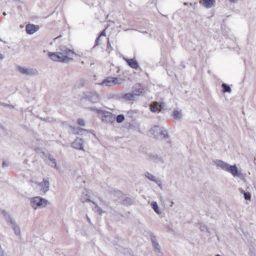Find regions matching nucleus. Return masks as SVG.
I'll return each instance as SVG.
<instances>
[{
    "label": "nucleus",
    "instance_id": "nucleus-47",
    "mask_svg": "<svg viewBox=\"0 0 256 256\" xmlns=\"http://www.w3.org/2000/svg\"><path fill=\"white\" fill-rule=\"evenodd\" d=\"M173 204H174V202H172L170 206H172Z\"/></svg>",
    "mask_w": 256,
    "mask_h": 256
},
{
    "label": "nucleus",
    "instance_id": "nucleus-46",
    "mask_svg": "<svg viewBox=\"0 0 256 256\" xmlns=\"http://www.w3.org/2000/svg\"><path fill=\"white\" fill-rule=\"evenodd\" d=\"M86 218H87V220L88 221V222L90 223V218L88 216H86Z\"/></svg>",
    "mask_w": 256,
    "mask_h": 256
},
{
    "label": "nucleus",
    "instance_id": "nucleus-3",
    "mask_svg": "<svg viewBox=\"0 0 256 256\" xmlns=\"http://www.w3.org/2000/svg\"><path fill=\"white\" fill-rule=\"evenodd\" d=\"M50 58L54 62L68 63L72 58L63 56L62 53L49 52L48 54Z\"/></svg>",
    "mask_w": 256,
    "mask_h": 256
},
{
    "label": "nucleus",
    "instance_id": "nucleus-50",
    "mask_svg": "<svg viewBox=\"0 0 256 256\" xmlns=\"http://www.w3.org/2000/svg\"><path fill=\"white\" fill-rule=\"evenodd\" d=\"M44 120H46V118H44Z\"/></svg>",
    "mask_w": 256,
    "mask_h": 256
},
{
    "label": "nucleus",
    "instance_id": "nucleus-10",
    "mask_svg": "<svg viewBox=\"0 0 256 256\" xmlns=\"http://www.w3.org/2000/svg\"><path fill=\"white\" fill-rule=\"evenodd\" d=\"M40 28L38 25L28 24L26 26V31L28 34H32L36 32Z\"/></svg>",
    "mask_w": 256,
    "mask_h": 256
},
{
    "label": "nucleus",
    "instance_id": "nucleus-8",
    "mask_svg": "<svg viewBox=\"0 0 256 256\" xmlns=\"http://www.w3.org/2000/svg\"><path fill=\"white\" fill-rule=\"evenodd\" d=\"M40 188V194H43L48 191L50 182L45 178L43 179V181L38 184Z\"/></svg>",
    "mask_w": 256,
    "mask_h": 256
},
{
    "label": "nucleus",
    "instance_id": "nucleus-32",
    "mask_svg": "<svg viewBox=\"0 0 256 256\" xmlns=\"http://www.w3.org/2000/svg\"><path fill=\"white\" fill-rule=\"evenodd\" d=\"M158 110V106L156 104H152L150 105V110L153 112H156Z\"/></svg>",
    "mask_w": 256,
    "mask_h": 256
},
{
    "label": "nucleus",
    "instance_id": "nucleus-2",
    "mask_svg": "<svg viewBox=\"0 0 256 256\" xmlns=\"http://www.w3.org/2000/svg\"><path fill=\"white\" fill-rule=\"evenodd\" d=\"M48 204L50 202L47 200L40 196L34 197L30 200V205L34 210L45 208Z\"/></svg>",
    "mask_w": 256,
    "mask_h": 256
},
{
    "label": "nucleus",
    "instance_id": "nucleus-34",
    "mask_svg": "<svg viewBox=\"0 0 256 256\" xmlns=\"http://www.w3.org/2000/svg\"><path fill=\"white\" fill-rule=\"evenodd\" d=\"M173 116L174 118L179 119L181 118V114L177 110H174L173 112Z\"/></svg>",
    "mask_w": 256,
    "mask_h": 256
},
{
    "label": "nucleus",
    "instance_id": "nucleus-18",
    "mask_svg": "<svg viewBox=\"0 0 256 256\" xmlns=\"http://www.w3.org/2000/svg\"><path fill=\"white\" fill-rule=\"evenodd\" d=\"M214 0H202V4L206 8H210L214 5Z\"/></svg>",
    "mask_w": 256,
    "mask_h": 256
},
{
    "label": "nucleus",
    "instance_id": "nucleus-39",
    "mask_svg": "<svg viewBox=\"0 0 256 256\" xmlns=\"http://www.w3.org/2000/svg\"><path fill=\"white\" fill-rule=\"evenodd\" d=\"M0 256H6L4 254V250H2L1 246L0 245Z\"/></svg>",
    "mask_w": 256,
    "mask_h": 256
},
{
    "label": "nucleus",
    "instance_id": "nucleus-49",
    "mask_svg": "<svg viewBox=\"0 0 256 256\" xmlns=\"http://www.w3.org/2000/svg\"><path fill=\"white\" fill-rule=\"evenodd\" d=\"M216 256H221L220 254H216Z\"/></svg>",
    "mask_w": 256,
    "mask_h": 256
},
{
    "label": "nucleus",
    "instance_id": "nucleus-25",
    "mask_svg": "<svg viewBox=\"0 0 256 256\" xmlns=\"http://www.w3.org/2000/svg\"><path fill=\"white\" fill-rule=\"evenodd\" d=\"M132 93L134 94L136 96H139L142 94V91H140V89H138L136 86H134L132 89Z\"/></svg>",
    "mask_w": 256,
    "mask_h": 256
},
{
    "label": "nucleus",
    "instance_id": "nucleus-37",
    "mask_svg": "<svg viewBox=\"0 0 256 256\" xmlns=\"http://www.w3.org/2000/svg\"><path fill=\"white\" fill-rule=\"evenodd\" d=\"M0 106H5V107H8V108H14V106H13L12 104H6V103H4V102H2Z\"/></svg>",
    "mask_w": 256,
    "mask_h": 256
},
{
    "label": "nucleus",
    "instance_id": "nucleus-15",
    "mask_svg": "<svg viewBox=\"0 0 256 256\" xmlns=\"http://www.w3.org/2000/svg\"><path fill=\"white\" fill-rule=\"evenodd\" d=\"M1 212L2 214L4 219L8 224H10L11 226H12L16 223L14 219L4 210H2Z\"/></svg>",
    "mask_w": 256,
    "mask_h": 256
},
{
    "label": "nucleus",
    "instance_id": "nucleus-6",
    "mask_svg": "<svg viewBox=\"0 0 256 256\" xmlns=\"http://www.w3.org/2000/svg\"><path fill=\"white\" fill-rule=\"evenodd\" d=\"M17 69L22 74L28 76H34L38 74V71L36 68H26V67L18 66Z\"/></svg>",
    "mask_w": 256,
    "mask_h": 256
},
{
    "label": "nucleus",
    "instance_id": "nucleus-19",
    "mask_svg": "<svg viewBox=\"0 0 256 256\" xmlns=\"http://www.w3.org/2000/svg\"><path fill=\"white\" fill-rule=\"evenodd\" d=\"M94 204V210L95 212L98 213L100 215H102L103 213L105 212V211L103 210L98 206L94 202H92Z\"/></svg>",
    "mask_w": 256,
    "mask_h": 256
},
{
    "label": "nucleus",
    "instance_id": "nucleus-11",
    "mask_svg": "<svg viewBox=\"0 0 256 256\" xmlns=\"http://www.w3.org/2000/svg\"><path fill=\"white\" fill-rule=\"evenodd\" d=\"M150 237L154 250L156 252H160L161 251L160 247L156 240V236L151 234Z\"/></svg>",
    "mask_w": 256,
    "mask_h": 256
},
{
    "label": "nucleus",
    "instance_id": "nucleus-30",
    "mask_svg": "<svg viewBox=\"0 0 256 256\" xmlns=\"http://www.w3.org/2000/svg\"><path fill=\"white\" fill-rule=\"evenodd\" d=\"M72 132L74 134H80L82 131L86 130L84 129H83V128H80L72 127Z\"/></svg>",
    "mask_w": 256,
    "mask_h": 256
},
{
    "label": "nucleus",
    "instance_id": "nucleus-1",
    "mask_svg": "<svg viewBox=\"0 0 256 256\" xmlns=\"http://www.w3.org/2000/svg\"><path fill=\"white\" fill-rule=\"evenodd\" d=\"M214 163L217 168L230 172L234 177L240 178L242 174L236 165L231 166L223 160H216Z\"/></svg>",
    "mask_w": 256,
    "mask_h": 256
},
{
    "label": "nucleus",
    "instance_id": "nucleus-48",
    "mask_svg": "<svg viewBox=\"0 0 256 256\" xmlns=\"http://www.w3.org/2000/svg\"><path fill=\"white\" fill-rule=\"evenodd\" d=\"M3 14H4V16H6V12H4L3 13Z\"/></svg>",
    "mask_w": 256,
    "mask_h": 256
},
{
    "label": "nucleus",
    "instance_id": "nucleus-53",
    "mask_svg": "<svg viewBox=\"0 0 256 256\" xmlns=\"http://www.w3.org/2000/svg\"><path fill=\"white\" fill-rule=\"evenodd\" d=\"M0 126H1V125L0 124Z\"/></svg>",
    "mask_w": 256,
    "mask_h": 256
},
{
    "label": "nucleus",
    "instance_id": "nucleus-27",
    "mask_svg": "<svg viewBox=\"0 0 256 256\" xmlns=\"http://www.w3.org/2000/svg\"><path fill=\"white\" fill-rule=\"evenodd\" d=\"M15 234L17 236H20V227L15 223L14 225L12 226Z\"/></svg>",
    "mask_w": 256,
    "mask_h": 256
},
{
    "label": "nucleus",
    "instance_id": "nucleus-24",
    "mask_svg": "<svg viewBox=\"0 0 256 256\" xmlns=\"http://www.w3.org/2000/svg\"><path fill=\"white\" fill-rule=\"evenodd\" d=\"M222 91L223 93H226V92L230 93L231 92L230 87L226 84L223 83L222 84Z\"/></svg>",
    "mask_w": 256,
    "mask_h": 256
},
{
    "label": "nucleus",
    "instance_id": "nucleus-52",
    "mask_svg": "<svg viewBox=\"0 0 256 256\" xmlns=\"http://www.w3.org/2000/svg\"><path fill=\"white\" fill-rule=\"evenodd\" d=\"M1 40H1V39L0 38V41H1Z\"/></svg>",
    "mask_w": 256,
    "mask_h": 256
},
{
    "label": "nucleus",
    "instance_id": "nucleus-20",
    "mask_svg": "<svg viewBox=\"0 0 256 256\" xmlns=\"http://www.w3.org/2000/svg\"><path fill=\"white\" fill-rule=\"evenodd\" d=\"M149 159L156 162H158L159 161L162 162V158L157 154L150 155Z\"/></svg>",
    "mask_w": 256,
    "mask_h": 256
},
{
    "label": "nucleus",
    "instance_id": "nucleus-28",
    "mask_svg": "<svg viewBox=\"0 0 256 256\" xmlns=\"http://www.w3.org/2000/svg\"><path fill=\"white\" fill-rule=\"evenodd\" d=\"M240 193L244 194V198L246 200H250L251 198L250 194L248 192H246L244 190L240 189Z\"/></svg>",
    "mask_w": 256,
    "mask_h": 256
},
{
    "label": "nucleus",
    "instance_id": "nucleus-7",
    "mask_svg": "<svg viewBox=\"0 0 256 256\" xmlns=\"http://www.w3.org/2000/svg\"><path fill=\"white\" fill-rule=\"evenodd\" d=\"M120 84V80L117 78H108L104 79L101 83L102 86H112Z\"/></svg>",
    "mask_w": 256,
    "mask_h": 256
},
{
    "label": "nucleus",
    "instance_id": "nucleus-5",
    "mask_svg": "<svg viewBox=\"0 0 256 256\" xmlns=\"http://www.w3.org/2000/svg\"><path fill=\"white\" fill-rule=\"evenodd\" d=\"M101 114H102V120L104 122L110 124L114 122L116 118L112 112L103 110Z\"/></svg>",
    "mask_w": 256,
    "mask_h": 256
},
{
    "label": "nucleus",
    "instance_id": "nucleus-33",
    "mask_svg": "<svg viewBox=\"0 0 256 256\" xmlns=\"http://www.w3.org/2000/svg\"><path fill=\"white\" fill-rule=\"evenodd\" d=\"M160 136H162L164 139H168L170 138L169 134H168L166 130L164 128L163 129Z\"/></svg>",
    "mask_w": 256,
    "mask_h": 256
},
{
    "label": "nucleus",
    "instance_id": "nucleus-12",
    "mask_svg": "<svg viewBox=\"0 0 256 256\" xmlns=\"http://www.w3.org/2000/svg\"><path fill=\"white\" fill-rule=\"evenodd\" d=\"M84 141L82 138H77L72 144V146L78 150H84Z\"/></svg>",
    "mask_w": 256,
    "mask_h": 256
},
{
    "label": "nucleus",
    "instance_id": "nucleus-21",
    "mask_svg": "<svg viewBox=\"0 0 256 256\" xmlns=\"http://www.w3.org/2000/svg\"><path fill=\"white\" fill-rule=\"evenodd\" d=\"M134 200L129 197L124 198L122 202L123 204L126 206H130L133 204Z\"/></svg>",
    "mask_w": 256,
    "mask_h": 256
},
{
    "label": "nucleus",
    "instance_id": "nucleus-26",
    "mask_svg": "<svg viewBox=\"0 0 256 256\" xmlns=\"http://www.w3.org/2000/svg\"><path fill=\"white\" fill-rule=\"evenodd\" d=\"M198 226L202 232L206 231L207 232H210L209 230L205 224L203 223H200L198 224Z\"/></svg>",
    "mask_w": 256,
    "mask_h": 256
},
{
    "label": "nucleus",
    "instance_id": "nucleus-22",
    "mask_svg": "<svg viewBox=\"0 0 256 256\" xmlns=\"http://www.w3.org/2000/svg\"><path fill=\"white\" fill-rule=\"evenodd\" d=\"M136 96L133 93H128L124 94L123 98L128 100H134Z\"/></svg>",
    "mask_w": 256,
    "mask_h": 256
},
{
    "label": "nucleus",
    "instance_id": "nucleus-44",
    "mask_svg": "<svg viewBox=\"0 0 256 256\" xmlns=\"http://www.w3.org/2000/svg\"><path fill=\"white\" fill-rule=\"evenodd\" d=\"M4 58V56L3 54L0 53V60H3Z\"/></svg>",
    "mask_w": 256,
    "mask_h": 256
},
{
    "label": "nucleus",
    "instance_id": "nucleus-40",
    "mask_svg": "<svg viewBox=\"0 0 256 256\" xmlns=\"http://www.w3.org/2000/svg\"><path fill=\"white\" fill-rule=\"evenodd\" d=\"M106 36V31L105 30H104L100 34L99 36L100 37L101 36Z\"/></svg>",
    "mask_w": 256,
    "mask_h": 256
},
{
    "label": "nucleus",
    "instance_id": "nucleus-9",
    "mask_svg": "<svg viewBox=\"0 0 256 256\" xmlns=\"http://www.w3.org/2000/svg\"><path fill=\"white\" fill-rule=\"evenodd\" d=\"M164 128L158 126H154L149 131V133L154 136V138L156 139H158L159 136L161 134V133Z\"/></svg>",
    "mask_w": 256,
    "mask_h": 256
},
{
    "label": "nucleus",
    "instance_id": "nucleus-4",
    "mask_svg": "<svg viewBox=\"0 0 256 256\" xmlns=\"http://www.w3.org/2000/svg\"><path fill=\"white\" fill-rule=\"evenodd\" d=\"M82 98L92 103H96L100 99V96L96 92H86L83 94Z\"/></svg>",
    "mask_w": 256,
    "mask_h": 256
},
{
    "label": "nucleus",
    "instance_id": "nucleus-17",
    "mask_svg": "<svg viewBox=\"0 0 256 256\" xmlns=\"http://www.w3.org/2000/svg\"><path fill=\"white\" fill-rule=\"evenodd\" d=\"M80 201L82 203L92 202L90 199V196L88 194V191L86 190H84V192H82V195L80 198Z\"/></svg>",
    "mask_w": 256,
    "mask_h": 256
},
{
    "label": "nucleus",
    "instance_id": "nucleus-51",
    "mask_svg": "<svg viewBox=\"0 0 256 256\" xmlns=\"http://www.w3.org/2000/svg\"><path fill=\"white\" fill-rule=\"evenodd\" d=\"M1 103H2V102H0V106L1 105Z\"/></svg>",
    "mask_w": 256,
    "mask_h": 256
},
{
    "label": "nucleus",
    "instance_id": "nucleus-38",
    "mask_svg": "<svg viewBox=\"0 0 256 256\" xmlns=\"http://www.w3.org/2000/svg\"><path fill=\"white\" fill-rule=\"evenodd\" d=\"M78 124L82 126H85V122L84 120L82 119H78Z\"/></svg>",
    "mask_w": 256,
    "mask_h": 256
},
{
    "label": "nucleus",
    "instance_id": "nucleus-36",
    "mask_svg": "<svg viewBox=\"0 0 256 256\" xmlns=\"http://www.w3.org/2000/svg\"><path fill=\"white\" fill-rule=\"evenodd\" d=\"M86 80L84 79H81L79 80L78 83V88H81L85 86Z\"/></svg>",
    "mask_w": 256,
    "mask_h": 256
},
{
    "label": "nucleus",
    "instance_id": "nucleus-45",
    "mask_svg": "<svg viewBox=\"0 0 256 256\" xmlns=\"http://www.w3.org/2000/svg\"><path fill=\"white\" fill-rule=\"evenodd\" d=\"M108 48H112L109 40L108 41Z\"/></svg>",
    "mask_w": 256,
    "mask_h": 256
},
{
    "label": "nucleus",
    "instance_id": "nucleus-13",
    "mask_svg": "<svg viewBox=\"0 0 256 256\" xmlns=\"http://www.w3.org/2000/svg\"><path fill=\"white\" fill-rule=\"evenodd\" d=\"M60 52L62 53L63 56H72L74 54V52L72 50L68 49L66 46H62L60 48Z\"/></svg>",
    "mask_w": 256,
    "mask_h": 256
},
{
    "label": "nucleus",
    "instance_id": "nucleus-29",
    "mask_svg": "<svg viewBox=\"0 0 256 256\" xmlns=\"http://www.w3.org/2000/svg\"><path fill=\"white\" fill-rule=\"evenodd\" d=\"M48 159L51 162V164H50V165L52 167L57 168L56 159L52 158L50 156H48Z\"/></svg>",
    "mask_w": 256,
    "mask_h": 256
},
{
    "label": "nucleus",
    "instance_id": "nucleus-43",
    "mask_svg": "<svg viewBox=\"0 0 256 256\" xmlns=\"http://www.w3.org/2000/svg\"><path fill=\"white\" fill-rule=\"evenodd\" d=\"M238 0H229V2L230 3H235L237 2Z\"/></svg>",
    "mask_w": 256,
    "mask_h": 256
},
{
    "label": "nucleus",
    "instance_id": "nucleus-23",
    "mask_svg": "<svg viewBox=\"0 0 256 256\" xmlns=\"http://www.w3.org/2000/svg\"><path fill=\"white\" fill-rule=\"evenodd\" d=\"M151 206L154 210L158 214H161V212L159 210L158 206L156 202H152L151 204Z\"/></svg>",
    "mask_w": 256,
    "mask_h": 256
},
{
    "label": "nucleus",
    "instance_id": "nucleus-42",
    "mask_svg": "<svg viewBox=\"0 0 256 256\" xmlns=\"http://www.w3.org/2000/svg\"><path fill=\"white\" fill-rule=\"evenodd\" d=\"M2 167L3 168H4L6 166H8V164L6 162V161H4L3 162H2Z\"/></svg>",
    "mask_w": 256,
    "mask_h": 256
},
{
    "label": "nucleus",
    "instance_id": "nucleus-16",
    "mask_svg": "<svg viewBox=\"0 0 256 256\" xmlns=\"http://www.w3.org/2000/svg\"><path fill=\"white\" fill-rule=\"evenodd\" d=\"M144 176L151 181H152L156 183L159 186L162 188V184L160 180H157L155 177L148 172H146L144 173Z\"/></svg>",
    "mask_w": 256,
    "mask_h": 256
},
{
    "label": "nucleus",
    "instance_id": "nucleus-41",
    "mask_svg": "<svg viewBox=\"0 0 256 256\" xmlns=\"http://www.w3.org/2000/svg\"><path fill=\"white\" fill-rule=\"evenodd\" d=\"M100 36H98L96 38V41H95V46H94L98 44V42L100 40Z\"/></svg>",
    "mask_w": 256,
    "mask_h": 256
},
{
    "label": "nucleus",
    "instance_id": "nucleus-14",
    "mask_svg": "<svg viewBox=\"0 0 256 256\" xmlns=\"http://www.w3.org/2000/svg\"><path fill=\"white\" fill-rule=\"evenodd\" d=\"M125 61L126 62L127 64L132 68L134 69H137L139 67V64L138 62L134 60L132 58H124Z\"/></svg>",
    "mask_w": 256,
    "mask_h": 256
},
{
    "label": "nucleus",
    "instance_id": "nucleus-31",
    "mask_svg": "<svg viewBox=\"0 0 256 256\" xmlns=\"http://www.w3.org/2000/svg\"><path fill=\"white\" fill-rule=\"evenodd\" d=\"M116 119L118 123H121L124 120V116L122 114H118Z\"/></svg>",
    "mask_w": 256,
    "mask_h": 256
},
{
    "label": "nucleus",
    "instance_id": "nucleus-35",
    "mask_svg": "<svg viewBox=\"0 0 256 256\" xmlns=\"http://www.w3.org/2000/svg\"><path fill=\"white\" fill-rule=\"evenodd\" d=\"M91 111L96 112L98 114H102L103 110H99L96 108L88 107L87 108Z\"/></svg>",
    "mask_w": 256,
    "mask_h": 256
}]
</instances>
